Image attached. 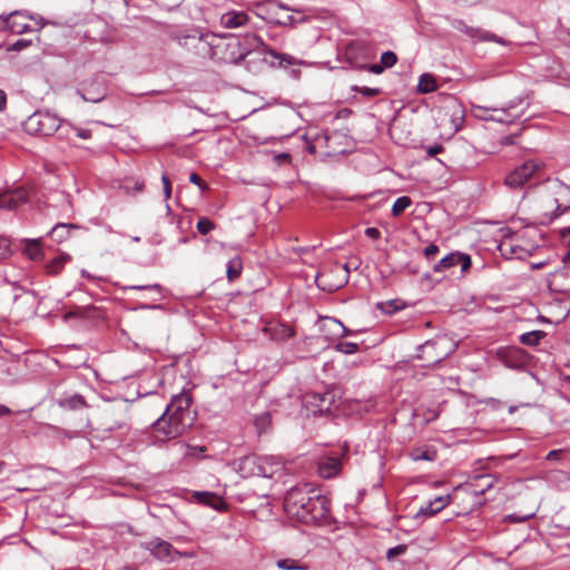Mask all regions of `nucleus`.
<instances>
[{
	"label": "nucleus",
	"mask_w": 570,
	"mask_h": 570,
	"mask_svg": "<svg viewBox=\"0 0 570 570\" xmlns=\"http://www.w3.org/2000/svg\"><path fill=\"white\" fill-rule=\"evenodd\" d=\"M287 514L306 524L331 523L330 499L308 484L292 488L285 497Z\"/></svg>",
	"instance_id": "f257e3e1"
},
{
	"label": "nucleus",
	"mask_w": 570,
	"mask_h": 570,
	"mask_svg": "<svg viewBox=\"0 0 570 570\" xmlns=\"http://www.w3.org/2000/svg\"><path fill=\"white\" fill-rule=\"evenodd\" d=\"M191 402L188 393L173 396L163 415L151 425L154 436L158 441L176 439L193 426L196 414L190 409Z\"/></svg>",
	"instance_id": "f03ea898"
},
{
	"label": "nucleus",
	"mask_w": 570,
	"mask_h": 570,
	"mask_svg": "<svg viewBox=\"0 0 570 570\" xmlns=\"http://www.w3.org/2000/svg\"><path fill=\"white\" fill-rule=\"evenodd\" d=\"M63 121L49 111H36L23 122V130L28 135L49 137L55 132H60Z\"/></svg>",
	"instance_id": "7ed1b4c3"
},
{
	"label": "nucleus",
	"mask_w": 570,
	"mask_h": 570,
	"mask_svg": "<svg viewBox=\"0 0 570 570\" xmlns=\"http://www.w3.org/2000/svg\"><path fill=\"white\" fill-rule=\"evenodd\" d=\"M46 26L42 17L29 16L23 11H12L6 17L0 16V30H10L12 33L22 35L38 31Z\"/></svg>",
	"instance_id": "20e7f679"
},
{
	"label": "nucleus",
	"mask_w": 570,
	"mask_h": 570,
	"mask_svg": "<svg viewBox=\"0 0 570 570\" xmlns=\"http://www.w3.org/2000/svg\"><path fill=\"white\" fill-rule=\"evenodd\" d=\"M278 464L273 463L271 458L249 454L239 459L237 471L244 478H272L278 471Z\"/></svg>",
	"instance_id": "39448f33"
},
{
	"label": "nucleus",
	"mask_w": 570,
	"mask_h": 570,
	"mask_svg": "<svg viewBox=\"0 0 570 570\" xmlns=\"http://www.w3.org/2000/svg\"><path fill=\"white\" fill-rule=\"evenodd\" d=\"M456 265H460L461 273L464 275L472 265L470 255L462 252H452L435 263L432 269L434 273L442 274Z\"/></svg>",
	"instance_id": "423d86ee"
},
{
	"label": "nucleus",
	"mask_w": 570,
	"mask_h": 570,
	"mask_svg": "<svg viewBox=\"0 0 570 570\" xmlns=\"http://www.w3.org/2000/svg\"><path fill=\"white\" fill-rule=\"evenodd\" d=\"M129 415L128 405L119 403L106 410V417L104 425L108 431L122 430L128 426Z\"/></svg>",
	"instance_id": "0eeeda50"
},
{
	"label": "nucleus",
	"mask_w": 570,
	"mask_h": 570,
	"mask_svg": "<svg viewBox=\"0 0 570 570\" xmlns=\"http://www.w3.org/2000/svg\"><path fill=\"white\" fill-rule=\"evenodd\" d=\"M539 167V164L533 160L525 161L505 177L504 184L510 188H520L534 175Z\"/></svg>",
	"instance_id": "6e6552de"
},
{
	"label": "nucleus",
	"mask_w": 570,
	"mask_h": 570,
	"mask_svg": "<svg viewBox=\"0 0 570 570\" xmlns=\"http://www.w3.org/2000/svg\"><path fill=\"white\" fill-rule=\"evenodd\" d=\"M453 26L458 31L463 32L471 39H475L479 41H493V42H497V43L503 45V46H505L508 43L503 38L497 36L495 33H492L482 28L468 26L462 20H456Z\"/></svg>",
	"instance_id": "1a4fd4ad"
},
{
	"label": "nucleus",
	"mask_w": 570,
	"mask_h": 570,
	"mask_svg": "<svg viewBox=\"0 0 570 570\" xmlns=\"http://www.w3.org/2000/svg\"><path fill=\"white\" fill-rule=\"evenodd\" d=\"M522 104L523 100L520 98L517 100H512L508 104L505 108L492 109L493 115L487 117L485 119H490L502 124L513 122L523 115V109H518L519 105Z\"/></svg>",
	"instance_id": "9d476101"
},
{
	"label": "nucleus",
	"mask_w": 570,
	"mask_h": 570,
	"mask_svg": "<svg viewBox=\"0 0 570 570\" xmlns=\"http://www.w3.org/2000/svg\"><path fill=\"white\" fill-rule=\"evenodd\" d=\"M78 94L85 101L97 104L107 96V86L102 79L95 78L87 82Z\"/></svg>",
	"instance_id": "9b49d317"
},
{
	"label": "nucleus",
	"mask_w": 570,
	"mask_h": 570,
	"mask_svg": "<svg viewBox=\"0 0 570 570\" xmlns=\"http://www.w3.org/2000/svg\"><path fill=\"white\" fill-rule=\"evenodd\" d=\"M553 202L556 204V209L549 216L548 223L570 209V187L563 184L559 185Z\"/></svg>",
	"instance_id": "f8f14e48"
},
{
	"label": "nucleus",
	"mask_w": 570,
	"mask_h": 570,
	"mask_svg": "<svg viewBox=\"0 0 570 570\" xmlns=\"http://www.w3.org/2000/svg\"><path fill=\"white\" fill-rule=\"evenodd\" d=\"M438 342L426 341L424 344L417 347L416 357L425 361L426 365H433L440 363L448 354L436 352Z\"/></svg>",
	"instance_id": "ddd939ff"
},
{
	"label": "nucleus",
	"mask_w": 570,
	"mask_h": 570,
	"mask_svg": "<svg viewBox=\"0 0 570 570\" xmlns=\"http://www.w3.org/2000/svg\"><path fill=\"white\" fill-rule=\"evenodd\" d=\"M248 45L255 50L262 51L263 53H267L271 57L278 59L279 66H283L284 62L287 66H292L295 62V59L292 56L276 52L267 45H265L264 41L257 36H252L248 39Z\"/></svg>",
	"instance_id": "4468645a"
},
{
	"label": "nucleus",
	"mask_w": 570,
	"mask_h": 570,
	"mask_svg": "<svg viewBox=\"0 0 570 570\" xmlns=\"http://www.w3.org/2000/svg\"><path fill=\"white\" fill-rule=\"evenodd\" d=\"M147 549L151 552V554L161 560L169 561L173 559V554L176 552L174 547L165 540L159 538H155L147 543Z\"/></svg>",
	"instance_id": "2eb2a0df"
},
{
	"label": "nucleus",
	"mask_w": 570,
	"mask_h": 570,
	"mask_svg": "<svg viewBox=\"0 0 570 570\" xmlns=\"http://www.w3.org/2000/svg\"><path fill=\"white\" fill-rule=\"evenodd\" d=\"M342 469V461L337 456H324L318 460L317 472L323 479L336 476Z\"/></svg>",
	"instance_id": "dca6fc26"
},
{
	"label": "nucleus",
	"mask_w": 570,
	"mask_h": 570,
	"mask_svg": "<svg viewBox=\"0 0 570 570\" xmlns=\"http://www.w3.org/2000/svg\"><path fill=\"white\" fill-rule=\"evenodd\" d=\"M249 17L245 11L229 10L220 16V24L227 29L245 27L249 22Z\"/></svg>",
	"instance_id": "f3484780"
},
{
	"label": "nucleus",
	"mask_w": 570,
	"mask_h": 570,
	"mask_svg": "<svg viewBox=\"0 0 570 570\" xmlns=\"http://www.w3.org/2000/svg\"><path fill=\"white\" fill-rule=\"evenodd\" d=\"M56 403L58 406L65 410H80L87 407L85 397L80 394H72L57 399Z\"/></svg>",
	"instance_id": "a211bd4d"
},
{
	"label": "nucleus",
	"mask_w": 570,
	"mask_h": 570,
	"mask_svg": "<svg viewBox=\"0 0 570 570\" xmlns=\"http://www.w3.org/2000/svg\"><path fill=\"white\" fill-rule=\"evenodd\" d=\"M194 498L197 502L212 507L217 511H222L225 507L224 500L212 492H195Z\"/></svg>",
	"instance_id": "6ab92c4d"
},
{
	"label": "nucleus",
	"mask_w": 570,
	"mask_h": 570,
	"mask_svg": "<svg viewBox=\"0 0 570 570\" xmlns=\"http://www.w3.org/2000/svg\"><path fill=\"white\" fill-rule=\"evenodd\" d=\"M71 261V256L69 254L62 253L51 261L45 264V271L48 275L56 276L58 275L66 266L68 262Z\"/></svg>",
	"instance_id": "aec40b11"
},
{
	"label": "nucleus",
	"mask_w": 570,
	"mask_h": 570,
	"mask_svg": "<svg viewBox=\"0 0 570 570\" xmlns=\"http://www.w3.org/2000/svg\"><path fill=\"white\" fill-rule=\"evenodd\" d=\"M450 503L449 495L436 497L433 501H430L429 504L424 508H421L417 514L432 517L443 510Z\"/></svg>",
	"instance_id": "412c9836"
},
{
	"label": "nucleus",
	"mask_w": 570,
	"mask_h": 570,
	"mask_svg": "<svg viewBox=\"0 0 570 570\" xmlns=\"http://www.w3.org/2000/svg\"><path fill=\"white\" fill-rule=\"evenodd\" d=\"M77 228L78 226L75 224L58 223L50 229L48 236L56 243H62L69 237L70 230Z\"/></svg>",
	"instance_id": "4be33fe9"
},
{
	"label": "nucleus",
	"mask_w": 570,
	"mask_h": 570,
	"mask_svg": "<svg viewBox=\"0 0 570 570\" xmlns=\"http://www.w3.org/2000/svg\"><path fill=\"white\" fill-rule=\"evenodd\" d=\"M71 132H73L80 139H90L92 135L90 129L79 128L68 121H63L62 129L59 132V138H69Z\"/></svg>",
	"instance_id": "5701e85b"
},
{
	"label": "nucleus",
	"mask_w": 570,
	"mask_h": 570,
	"mask_svg": "<svg viewBox=\"0 0 570 570\" xmlns=\"http://www.w3.org/2000/svg\"><path fill=\"white\" fill-rule=\"evenodd\" d=\"M24 253L32 261H40L43 257L42 249L40 247L41 238L23 239Z\"/></svg>",
	"instance_id": "b1692460"
},
{
	"label": "nucleus",
	"mask_w": 570,
	"mask_h": 570,
	"mask_svg": "<svg viewBox=\"0 0 570 570\" xmlns=\"http://www.w3.org/2000/svg\"><path fill=\"white\" fill-rule=\"evenodd\" d=\"M266 331L271 332V337L275 341H287L295 334L294 330L285 324H277L266 328Z\"/></svg>",
	"instance_id": "393cba45"
},
{
	"label": "nucleus",
	"mask_w": 570,
	"mask_h": 570,
	"mask_svg": "<svg viewBox=\"0 0 570 570\" xmlns=\"http://www.w3.org/2000/svg\"><path fill=\"white\" fill-rule=\"evenodd\" d=\"M243 271V261L239 256H235L227 263L226 276L229 282L237 279Z\"/></svg>",
	"instance_id": "a878e982"
},
{
	"label": "nucleus",
	"mask_w": 570,
	"mask_h": 570,
	"mask_svg": "<svg viewBox=\"0 0 570 570\" xmlns=\"http://www.w3.org/2000/svg\"><path fill=\"white\" fill-rule=\"evenodd\" d=\"M547 333L541 330L527 332L520 335V343L527 346H537L540 341L546 337Z\"/></svg>",
	"instance_id": "bb28decb"
},
{
	"label": "nucleus",
	"mask_w": 570,
	"mask_h": 570,
	"mask_svg": "<svg viewBox=\"0 0 570 570\" xmlns=\"http://www.w3.org/2000/svg\"><path fill=\"white\" fill-rule=\"evenodd\" d=\"M563 267L557 272V277L563 278L562 292H570V252L563 258Z\"/></svg>",
	"instance_id": "cd10ccee"
},
{
	"label": "nucleus",
	"mask_w": 570,
	"mask_h": 570,
	"mask_svg": "<svg viewBox=\"0 0 570 570\" xmlns=\"http://www.w3.org/2000/svg\"><path fill=\"white\" fill-rule=\"evenodd\" d=\"M438 89L435 78L430 73H423L417 83V90L422 94H430Z\"/></svg>",
	"instance_id": "c85d7f7f"
},
{
	"label": "nucleus",
	"mask_w": 570,
	"mask_h": 570,
	"mask_svg": "<svg viewBox=\"0 0 570 570\" xmlns=\"http://www.w3.org/2000/svg\"><path fill=\"white\" fill-rule=\"evenodd\" d=\"M272 424V416L269 412H263L258 415H256L254 420V426L256 429V432L258 435H262L263 433H266Z\"/></svg>",
	"instance_id": "c756f323"
},
{
	"label": "nucleus",
	"mask_w": 570,
	"mask_h": 570,
	"mask_svg": "<svg viewBox=\"0 0 570 570\" xmlns=\"http://www.w3.org/2000/svg\"><path fill=\"white\" fill-rule=\"evenodd\" d=\"M276 566L278 569H282V570H307L308 569L307 566L301 564L297 560L289 559V558L278 559L276 561Z\"/></svg>",
	"instance_id": "7c9ffc66"
},
{
	"label": "nucleus",
	"mask_w": 570,
	"mask_h": 570,
	"mask_svg": "<svg viewBox=\"0 0 570 570\" xmlns=\"http://www.w3.org/2000/svg\"><path fill=\"white\" fill-rule=\"evenodd\" d=\"M328 139H330V137L326 134L316 135V137L313 140H308L307 136H305L304 149L308 154L314 155V154H316V145L314 144V141L317 142L318 145H321V142H324L325 145H327Z\"/></svg>",
	"instance_id": "2f4dec72"
},
{
	"label": "nucleus",
	"mask_w": 570,
	"mask_h": 570,
	"mask_svg": "<svg viewBox=\"0 0 570 570\" xmlns=\"http://www.w3.org/2000/svg\"><path fill=\"white\" fill-rule=\"evenodd\" d=\"M412 204V200L407 196H402L396 198L392 206V215L394 217L400 216L406 208H409Z\"/></svg>",
	"instance_id": "473e14b6"
},
{
	"label": "nucleus",
	"mask_w": 570,
	"mask_h": 570,
	"mask_svg": "<svg viewBox=\"0 0 570 570\" xmlns=\"http://www.w3.org/2000/svg\"><path fill=\"white\" fill-rule=\"evenodd\" d=\"M312 399L315 401V405L320 412L328 410L332 403V395L330 393L325 394H313Z\"/></svg>",
	"instance_id": "72a5a7b5"
},
{
	"label": "nucleus",
	"mask_w": 570,
	"mask_h": 570,
	"mask_svg": "<svg viewBox=\"0 0 570 570\" xmlns=\"http://www.w3.org/2000/svg\"><path fill=\"white\" fill-rule=\"evenodd\" d=\"M435 451L431 450H422V449H414L411 453V458L414 461L425 460V461H433L435 459Z\"/></svg>",
	"instance_id": "f704fd0d"
},
{
	"label": "nucleus",
	"mask_w": 570,
	"mask_h": 570,
	"mask_svg": "<svg viewBox=\"0 0 570 570\" xmlns=\"http://www.w3.org/2000/svg\"><path fill=\"white\" fill-rule=\"evenodd\" d=\"M130 291H150L156 292L159 295V299L163 298V286L158 283L147 285H130L126 287Z\"/></svg>",
	"instance_id": "c9c22d12"
},
{
	"label": "nucleus",
	"mask_w": 570,
	"mask_h": 570,
	"mask_svg": "<svg viewBox=\"0 0 570 570\" xmlns=\"http://www.w3.org/2000/svg\"><path fill=\"white\" fill-rule=\"evenodd\" d=\"M332 325V333L338 337H343L350 334V331L335 318L327 317L326 318Z\"/></svg>",
	"instance_id": "e433bc0d"
},
{
	"label": "nucleus",
	"mask_w": 570,
	"mask_h": 570,
	"mask_svg": "<svg viewBox=\"0 0 570 570\" xmlns=\"http://www.w3.org/2000/svg\"><path fill=\"white\" fill-rule=\"evenodd\" d=\"M352 91L354 92H358L361 94L362 96L364 97H367V98H373V97H376L381 94V89L379 88H371V87H361V86H352Z\"/></svg>",
	"instance_id": "4c0bfd02"
},
{
	"label": "nucleus",
	"mask_w": 570,
	"mask_h": 570,
	"mask_svg": "<svg viewBox=\"0 0 570 570\" xmlns=\"http://www.w3.org/2000/svg\"><path fill=\"white\" fill-rule=\"evenodd\" d=\"M215 228V224L207 217H202L197 222V230L202 235L209 234Z\"/></svg>",
	"instance_id": "58836bf2"
},
{
	"label": "nucleus",
	"mask_w": 570,
	"mask_h": 570,
	"mask_svg": "<svg viewBox=\"0 0 570 570\" xmlns=\"http://www.w3.org/2000/svg\"><path fill=\"white\" fill-rule=\"evenodd\" d=\"M335 350L344 354H354L358 351V345L354 342H338Z\"/></svg>",
	"instance_id": "ea45409f"
},
{
	"label": "nucleus",
	"mask_w": 570,
	"mask_h": 570,
	"mask_svg": "<svg viewBox=\"0 0 570 570\" xmlns=\"http://www.w3.org/2000/svg\"><path fill=\"white\" fill-rule=\"evenodd\" d=\"M12 254L10 239L0 236V261L8 258Z\"/></svg>",
	"instance_id": "a19ab883"
},
{
	"label": "nucleus",
	"mask_w": 570,
	"mask_h": 570,
	"mask_svg": "<svg viewBox=\"0 0 570 570\" xmlns=\"http://www.w3.org/2000/svg\"><path fill=\"white\" fill-rule=\"evenodd\" d=\"M397 62V56L393 51H385L381 56V63L384 68H391Z\"/></svg>",
	"instance_id": "79ce46f5"
},
{
	"label": "nucleus",
	"mask_w": 570,
	"mask_h": 570,
	"mask_svg": "<svg viewBox=\"0 0 570 570\" xmlns=\"http://www.w3.org/2000/svg\"><path fill=\"white\" fill-rule=\"evenodd\" d=\"M379 307L382 312L386 314L395 313L396 311H400L402 306L399 304V301L393 299L385 303L379 304Z\"/></svg>",
	"instance_id": "37998d69"
},
{
	"label": "nucleus",
	"mask_w": 570,
	"mask_h": 570,
	"mask_svg": "<svg viewBox=\"0 0 570 570\" xmlns=\"http://www.w3.org/2000/svg\"><path fill=\"white\" fill-rule=\"evenodd\" d=\"M499 249L502 252V255L505 258H512L513 255L517 254L515 248L512 245L508 244V243H502L499 246Z\"/></svg>",
	"instance_id": "c03bdc74"
},
{
	"label": "nucleus",
	"mask_w": 570,
	"mask_h": 570,
	"mask_svg": "<svg viewBox=\"0 0 570 570\" xmlns=\"http://www.w3.org/2000/svg\"><path fill=\"white\" fill-rule=\"evenodd\" d=\"M405 551H406L405 546H403V544L395 546L387 550L386 558L391 560V559L395 558L396 556L403 554Z\"/></svg>",
	"instance_id": "a18cd8bd"
},
{
	"label": "nucleus",
	"mask_w": 570,
	"mask_h": 570,
	"mask_svg": "<svg viewBox=\"0 0 570 570\" xmlns=\"http://www.w3.org/2000/svg\"><path fill=\"white\" fill-rule=\"evenodd\" d=\"M439 246L435 245V244H429L423 253H424V256L428 258V259H433L435 257V255L439 253Z\"/></svg>",
	"instance_id": "49530a36"
},
{
	"label": "nucleus",
	"mask_w": 570,
	"mask_h": 570,
	"mask_svg": "<svg viewBox=\"0 0 570 570\" xmlns=\"http://www.w3.org/2000/svg\"><path fill=\"white\" fill-rule=\"evenodd\" d=\"M161 183H163V187H164L165 199L167 200L170 198V195H171V183L166 175H163Z\"/></svg>",
	"instance_id": "de8ad7c7"
},
{
	"label": "nucleus",
	"mask_w": 570,
	"mask_h": 570,
	"mask_svg": "<svg viewBox=\"0 0 570 570\" xmlns=\"http://www.w3.org/2000/svg\"><path fill=\"white\" fill-rule=\"evenodd\" d=\"M563 453H564V450H562V449L551 450L548 452L546 459L548 461H559L562 459Z\"/></svg>",
	"instance_id": "09e8293b"
},
{
	"label": "nucleus",
	"mask_w": 570,
	"mask_h": 570,
	"mask_svg": "<svg viewBox=\"0 0 570 570\" xmlns=\"http://www.w3.org/2000/svg\"><path fill=\"white\" fill-rule=\"evenodd\" d=\"M559 235H560V239L561 242L570 247V226L569 227H564V228H561L559 230Z\"/></svg>",
	"instance_id": "8fccbe9b"
},
{
	"label": "nucleus",
	"mask_w": 570,
	"mask_h": 570,
	"mask_svg": "<svg viewBox=\"0 0 570 570\" xmlns=\"http://www.w3.org/2000/svg\"><path fill=\"white\" fill-rule=\"evenodd\" d=\"M189 181L194 185H197L202 189H206L207 185L204 183L202 177L197 173H191L189 176Z\"/></svg>",
	"instance_id": "3c124183"
},
{
	"label": "nucleus",
	"mask_w": 570,
	"mask_h": 570,
	"mask_svg": "<svg viewBox=\"0 0 570 570\" xmlns=\"http://www.w3.org/2000/svg\"><path fill=\"white\" fill-rule=\"evenodd\" d=\"M363 69L370 71V72H373L375 75H380L384 71V67L383 65L380 62V63H372L370 66H363L362 67Z\"/></svg>",
	"instance_id": "603ef678"
},
{
	"label": "nucleus",
	"mask_w": 570,
	"mask_h": 570,
	"mask_svg": "<svg viewBox=\"0 0 570 570\" xmlns=\"http://www.w3.org/2000/svg\"><path fill=\"white\" fill-rule=\"evenodd\" d=\"M17 204V199L12 195L6 193L4 205L7 206H4V209H14Z\"/></svg>",
	"instance_id": "864d4df0"
},
{
	"label": "nucleus",
	"mask_w": 570,
	"mask_h": 570,
	"mask_svg": "<svg viewBox=\"0 0 570 570\" xmlns=\"http://www.w3.org/2000/svg\"><path fill=\"white\" fill-rule=\"evenodd\" d=\"M364 233L368 238L372 239H379L381 237V232L376 227H367Z\"/></svg>",
	"instance_id": "5fc2aeb1"
},
{
	"label": "nucleus",
	"mask_w": 570,
	"mask_h": 570,
	"mask_svg": "<svg viewBox=\"0 0 570 570\" xmlns=\"http://www.w3.org/2000/svg\"><path fill=\"white\" fill-rule=\"evenodd\" d=\"M254 53V50H247L244 52H240L239 56L236 59H233L234 63H239L240 61L246 60L248 56H252Z\"/></svg>",
	"instance_id": "6e6d98bb"
},
{
	"label": "nucleus",
	"mask_w": 570,
	"mask_h": 570,
	"mask_svg": "<svg viewBox=\"0 0 570 570\" xmlns=\"http://www.w3.org/2000/svg\"><path fill=\"white\" fill-rule=\"evenodd\" d=\"M7 107V95L0 89V111H3Z\"/></svg>",
	"instance_id": "4d7b16f0"
},
{
	"label": "nucleus",
	"mask_w": 570,
	"mask_h": 570,
	"mask_svg": "<svg viewBox=\"0 0 570 570\" xmlns=\"http://www.w3.org/2000/svg\"><path fill=\"white\" fill-rule=\"evenodd\" d=\"M12 413L11 409H9L7 405L0 404V419L8 416Z\"/></svg>",
	"instance_id": "13d9d810"
},
{
	"label": "nucleus",
	"mask_w": 570,
	"mask_h": 570,
	"mask_svg": "<svg viewBox=\"0 0 570 570\" xmlns=\"http://www.w3.org/2000/svg\"><path fill=\"white\" fill-rule=\"evenodd\" d=\"M29 45V41L26 40H18L12 45V48L16 50H20Z\"/></svg>",
	"instance_id": "bf43d9fd"
},
{
	"label": "nucleus",
	"mask_w": 570,
	"mask_h": 570,
	"mask_svg": "<svg viewBox=\"0 0 570 570\" xmlns=\"http://www.w3.org/2000/svg\"><path fill=\"white\" fill-rule=\"evenodd\" d=\"M442 149H443V148H442V146H441V145H435V146H433V147H429V149H428V154H429L430 156H434V155L439 154Z\"/></svg>",
	"instance_id": "052dcab7"
},
{
	"label": "nucleus",
	"mask_w": 570,
	"mask_h": 570,
	"mask_svg": "<svg viewBox=\"0 0 570 570\" xmlns=\"http://www.w3.org/2000/svg\"><path fill=\"white\" fill-rule=\"evenodd\" d=\"M183 39H184V42L180 41V45H184V46H187L189 40H191V41L197 40L198 42H200V38L197 39L194 36H185Z\"/></svg>",
	"instance_id": "680f3d73"
},
{
	"label": "nucleus",
	"mask_w": 570,
	"mask_h": 570,
	"mask_svg": "<svg viewBox=\"0 0 570 570\" xmlns=\"http://www.w3.org/2000/svg\"><path fill=\"white\" fill-rule=\"evenodd\" d=\"M50 429L56 432L57 434H63L65 436H67L68 439H71L72 438V434H70L69 432H66V431H61V430H58L57 428H53V426H50Z\"/></svg>",
	"instance_id": "e2e57ef3"
},
{
	"label": "nucleus",
	"mask_w": 570,
	"mask_h": 570,
	"mask_svg": "<svg viewBox=\"0 0 570 570\" xmlns=\"http://www.w3.org/2000/svg\"><path fill=\"white\" fill-rule=\"evenodd\" d=\"M4 198H6V193L3 194H0V209H4Z\"/></svg>",
	"instance_id": "0e129e2a"
},
{
	"label": "nucleus",
	"mask_w": 570,
	"mask_h": 570,
	"mask_svg": "<svg viewBox=\"0 0 570 570\" xmlns=\"http://www.w3.org/2000/svg\"><path fill=\"white\" fill-rule=\"evenodd\" d=\"M81 276H82V277H86V278H88V279H91V278H92V276H91V275H90L86 269H82V271H81Z\"/></svg>",
	"instance_id": "69168bd1"
},
{
	"label": "nucleus",
	"mask_w": 570,
	"mask_h": 570,
	"mask_svg": "<svg viewBox=\"0 0 570 570\" xmlns=\"http://www.w3.org/2000/svg\"><path fill=\"white\" fill-rule=\"evenodd\" d=\"M342 268L345 271V273H346V274H348V272H350V271H348V266H347V264H344V265L342 266Z\"/></svg>",
	"instance_id": "338daca9"
},
{
	"label": "nucleus",
	"mask_w": 570,
	"mask_h": 570,
	"mask_svg": "<svg viewBox=\"0 0 570 570\" xmlns=\"http://www.w3.org/2000/svg\"><path fill=\"white\" fill-rule=\"evenodd\" d=\"M279 7H281L282 9H285V10H288V11H289V10H292L289 7L284 6V4H282V3H279Z\"/></svg>",
	"instance_id": "774afa93"
}]
</instances>
